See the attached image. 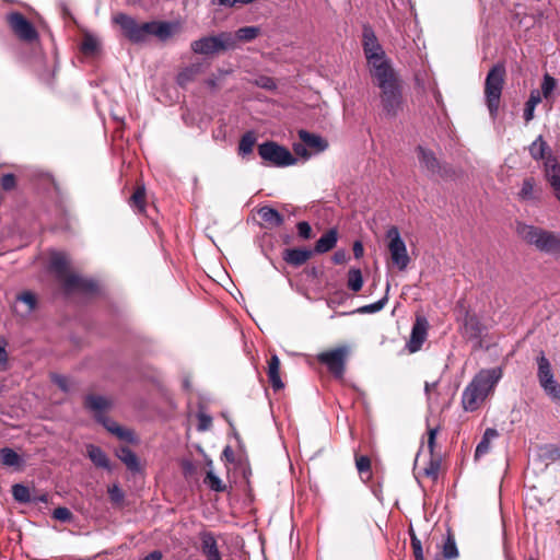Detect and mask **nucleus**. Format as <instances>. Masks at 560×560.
I'll use <instances>...</instances> for the list:
<instances>
[{"label": "nucleus", "instance_id": "nucleus-10", "mask_svg": "<svg viewBox=\"0 0 560 560\" xmlns=\"http://www.w3.org/2000/svg\"><path fill=\"white\" fill-rule=\"evenodd\" d=\"M348 355L347 347H338L317 354V361L324 364L336 378H342Z\"/></svg>", "mask_w": 560, "mask_h": 560}, {"label": "nucleus", "instance_id": "nucleus-22", "mask_svg": "<svg viewBox=\"0 0 560 560\" xmlns=\"http://www.w3.org/2000/svg\"><path fill=\"white\" fill-rule=\"evenodd\" d=\"M144 31H147V36L154 35L158 38L165 40L172 36L174 27L168 22H145Z\"/></svg>", "mask_w": 560, "mask_h": 560}, {"label": "nucleus", "instance_id": "nucleus-40", "mask_svg": "<svg viewBox=\"0 0 560 560\" xmlns=\"http://www.w3.org/2000/svg\"><path fill=\"white\" fill-rule=\"evenodd\" d=\"M18 302H22L26 305V308L24 312H22V315L27 316L30 315L36 307L37 300L34 293L30 291H24L16 298Z\"/></svg>", "mask_w": 560, "mask_h": 560}, {"label": "nucleus", "instance_id": "nucleus-26", "mask_svg": "<svg viewBox=\"0 0 560 560\" xmlns=\"http://www.w3.org/2000/svg\"><path fill=\"white\" fill-rule=\"evenodd\" d=\"M117 457L127 466L131 471H139L140 465L136 453L128 446H121L116 451Z\"/></svg>", "mask_w": 560, "mask_h": 560}, {"label": "nucleus", "instance_id": "nucleus-11", "mask_svg": "<svg viewBox=\"0 0 560 560\" xmlns=\"http://www.w3.org/2000/svg\"><path fill=\"white\" fill-rule=\"evenodd\" d=\"M114 22L119 25L125 36L133 43H141L148 37L144 23H137L130 15L118 13L114 16Z\"/></svg>", "mask_w": 560, "mask_h": 560}, {"label": "nucleus", "instance_id": "nucleus-37", "mask_svg": "<svg viewBox=\"0 0 560 560\" xmlns=\"http://www.w3.org/2000/svg\"><path fill=\"white\" fill-rule=\"evenodd\" d=\"M518 198L523 201H533L536 199L535 179L533 177H527L523 180L521 190L518 191Z\"/></svg>", "mask_w": 560, "mask_h": 560}, {"label": "nucleus", "instance_id": "nucleus-39", "mask_svg": "<svg viewBox=\"0 0 560 560\" xmlns=\"http://www.w3.org/2000/svg\"><path fill=\"white\" fill-rule=\"evenodd\" d=\"M12 497L19 503L32 502L30 489L22 483H15L12 486Z\"/></svg>", "mask_w": 560, "mask_h": 560}, {"label": "nucleus", "instance_id": "nucleus-1", "mask_svg": "<svg viewBox=\"0 0 560 560\" xmlns=\"http://www.w3.org/2000/svg\"><path fill=\"white\" fill-rule=\"evenodd\" d=\"M502 377L501 368L485 369L477 373L462 394V405L466 411H475L494 389Z\"/></svg>", "mask_w": 560, "mask_h": 560}, {"label": "nucleus", "instance_id": "nucleus-20", "mask_svg": "<svg viewBox=\"0 0 560 560\" xmlns=\"http://www.w3.org/2000/svg\"><path fill=\"white\" fill-rule=\"evenodd\" d=\"M313 254V250L307 248H287L282 253V259L290 266L300 267L304 265Z\"/></svg>", "mask_w": 560, "mask_h": 560}, {"label": "nucleus", "instance_id": "nucleus-21", "mask_svg": "<svg viewBox=\"0 0 560 560\" xmlns=\"http://www.w3.org/2000/svg\"><path fill=\"white\" fill-rule=\"evenodd\" d=\"M299 138L307 149L313 150L314 153L324 152L328 148V142L323 137L308 132L307 130H300Z\"/></svg>", "mask_w": 560, "mask_h": 560}, {"label": "nucleus", "instance_id": "nucleus-64", "mask_svg": "<svg viewBox=\"0 0 560 560\" xmlns=\"http://www.w3.org/2000/svg\"><path fill=\"white\" fill-rule=\"evenodd\" d=\"M438 431H439L438 427L429 428L428 429V438L436 439Z\"/></svg>", "mask_w": 560, "mask_h": 560}, {"label": "nucleus", "instance_id": "nucleus-49", "mask_svg": "<svg viewBox=\"0 0 560 560\" xmlns=\"http://www.w3.org/2000/svg\"><path fill=\"white\" fill-rule=\"evenodd\" d=\"M355 466L360 474H369L371 471V460L365 455L355 458Z\"/></svg>", "mask_w": 560, "mask_h": 560}, {"label": "nucleus", "instance_id": "nucleus-51", "mask_svg": "<svg viewBox=\"0 0 560 560\" xmlns=\"http://www.w3.org/2000/svg\"><path fill=\"white\" fill-rule=\"evenodd\" d=\"M212 424V418L206 413H198V430L207 431Z\"/></svg>", "mask_w": 560, "mask_h": 560}, {"label": "nucleus", "instance_id": "nucleus-53", "mask_svg": "<svg viewBox=\"0 0 560 560\" xmlns=\"http://www.w3.org/2000/svg\"><path fill=\"white\" fill-rule=\"evenodd\" d=\"M15 186V176L11 173L4 174L1 177V187L4 190H11Z\"/></svg>", "mask_w": 560, "mask_h": 560}, {"label": "nucleus", "instance_id": "nucleus-30", "mask_svg": "<svg viewBox=\"0 0 560 560\" xmlns=\"http://www.w3.org/2000/svg\"><path fill=\"white\" fill-rule=\"evenodd\" d=\"M258 214L262 221L269 223L272 226H280L284 221L282 214L272 207H261L258 210Z\"/></svg>", "mask_w": 560, "mask_h": 560}, {"label": "nucleus", "instance_id": "nucleus-62", "mask_svg": "<svg viewBox=\"0 0 560 560\" xmlns=\"http://www.w3.org/2000/svg\"><path fill=\"white\" fill-rule=\"evenodd\" d=\"M436 386H438V382H433V383H428V382H427V383H425V385H424V390H425V394H427V396H428V399H430V392H431L432 389H435V388H436Z\"/></svg>", "mask_w": 560, "mask_h": 560}, {"label": "nucleus", "instance_id": "nucleus-35", "mask_svg": "<svg viewBox=\"0 0 560 560\" xmlns=\"http://www.w3.org/2000/svg\"><path fill=\"white\" fill-rule=\"evenodd\" d=\"M347 287L353 292H359L363 287V276L359 268H351L347 276Z\"/></svg>", "mask_w": 560, "mask_h": 560}, {"label": "nucleus", "instance_id": "nucleus-12", "mask_svg": "<svg viewBox=\"0 0 560 560\" xmlns=\"http://www.w3.org/2000/svg\"><path fill=\"white\" fill-rule=\"evenodd\" d=\"M114 22L119 25L125 36L133 43H141L148 37L144 23H137L130 15L118 13L114 16Z\"/></svg>", "mask_w": 560, "mask_h": 560}, {"label": "nucleus", "instance_id": "nucleus-8", "mask_svg": "<svg viewBox=\"0 0 560 560\" xmlns=\"http://www.w3.org/2000/svg\"><path fill=\"white\" fill-rule=\"evenodd\" d=\"M112 405L110 399L101 395L89 394L84 397V407L94 412V418L98 423L108 432L115 434V428H120V425L104 413Z\"/></svg>", "mask_w": 560, "mask_h": 560}, {"label": "nucleus", "instance_id": "nucleus-2", "mask_svg": "<svg viewBox=\"0 0 560 560\" xmlns=\"http://www.w3.org/2000/svg\"><path fill=\"white\" fill-rule=\"evenodd\" d=\"M375 85L381 90V104L386 117L394 118L402 107V92L400 81L395 70L372 77Z\"/></svg>", "mask_w": 560, "mask_h": 560}, {"label": "nucleus", "instance_id": "nucleus-59", "mask_svg": "<svg viewBox=\"0 0 560 560\" xmlns=\"http://www.w3.org/2000/svg\"><path fill=\"white\" fill-rule=\"evenodd\" d=\"M364 248L360 241H355L353 243V255L355 258H361L363 256Z\"/></svg>", "mask_w": 560, "mask_h": 560}, {"label": "nucleus", "instance_id": "nucleus-58", "mask_svg": "<svg viewBox=\"0 0 560 560\" xmlns=\"http://www.w3.org/2000/svg\"><path fill=\"white\" fill-rule=\"evenodd\" d=\"M7 341L0 336V364L5 365L8 363V352L5 350Z\"/></svg>", "mask_w": 560, "mask_h": 560}, {"label": "nucleus", "instance_id": "nucleus-56", "mask_svg": "<svg viewBox=\"0 0 560 560\" xmlns=\"http://www.w3.org/2000/svg\"><path fill=\"white\" fill-rule=\"evenodd\" d=\"M410 538L413 555L423 552L421 540L416 536V534L412 530L410 533Z\"/></svg>", "mask_w": 560, "mask_h": 560}, {"label": "nucleus", "instance_id": "nucleus-48", "mask_svg": "<svg viewBox=\"0 0 560 560\" xmlns=\"http://www.w3.org/2000/svg\"><path fill=\"white\" fill-rule=\"evenodd\" d=\"M298 234L303 240H310L313 237L312 226L306 221H301L296 224Z\"/></svg>", "mask_w": 560, "mask_h": 560}, {"label": "nucleus", "instance_id": "nucleus-7", "mask_svg": "<svg viewBox=\"0 0 560 560\" xmlns=\"http://www.w3.org/2000/svg\"><path fill=\"white\" fill-rule=\"evenodd\" d=\"M258 154L265 164L275 167H287L296 164L298 159L283 145L275 141H266L258 145Z\"/></svg>", "mask_w": 560, "mask_h": 560}, {"label": "nucleus", "instance_id": "nucleus-61", "mask_svg": "<svg viewBox=\"0 0 560 560\" xmlns=\"http://www.w3.org/2000/svg\"><path fill=\"white\" fill-rule=\"evenodd\" d=\"M183 469H184V474H185V475H189V474H191V472H192V470H194V465H192V463H191V462H189V460L184 462V463H183Z\"/></svg>", "mask_w": 560, "mask_h": 560}, {"label": "nucleus", "instance_id": "nucleus-14", "mask_svg": "<svg viewBox=\"0 0 560 560\" xmlns=\"http://www.w3.org/2000/svg\"><path fill=\"white\" fill-rule=\"evenodd\" d=\"M420 167L430 176L445 177L447 175L446 166H443L434 152L422 145L417 147Z\"/></svg>", "mask_w": 560, "mask_h": 560}, {"label": "nucleus", "instance_id": "nucleus-42", "mask_svg": "<svg viewBox=\"0 0 560 560\" xmlns=\"http://www.w3.org/2000/svg\"><path fill=\"white\" fill-rule=\"evenodd\" d=\"M203 482L215 492H223L225 490L222 480L212 470L207 472Z\"/></svg>", "mask_w": 560, "mask_h": 560}, {"label": "nucleus", "instance_id": "nucleus-57", "mask_svg": "<svg viewBox=\"0 0 560 560\" xmlns=\"http://www.w3.org/2000/svg\"><path fill=\"white\" fill-rule=\"evenodd\" d=\"M348 260V254L345 249H339L334 253L332 255V261L336 265L345 264Z\"/></svg>", "mask_w": 560, "mask_h": 560}, {"label": "nucleus", "instance_id": "nucleus-34", "mask_svg": "<svg viewBox=\"0 0 560 560\" xmlns=\"http://www.w3.org/2000/svg\"><path fill=\"white\" fill-rule=\"evenodd\" d=\"M541 102L540 92L534 90L530 92L529 98L525 103L524 108V119L525 121H530L534 118L535 107Z\"/></svg>", "mask_w": 560, "mask_h": 560}, {"label": "nucleus", "instance_id": "nucleus-38", "mask_svg": "<svg viewBox=\"0 0 560 560\" xmlns=\"http://www.w3.org/2000/svg\"><path fill=\"white\" fill-rule=\"evenodd\" d=\"M388 290H389V284H387L386 294L381 300H378L372 304L363 305V306L359 307L355 312L359 314H374V313L382 311L388 301V296H387Z\"/></svg>", "mask_w": 560, "mask_h": 560}, {"label": "nucleus", "instance_id": "nucleus-55", "mask_svg": "<svg viewBox=\"0 0 560 560\" xmlns=\"http://www.w3.org/2000/svg\"><path fill=\"white\" fill-rule=\"evenodd\" d=\"M108 493L113 502L118 503L124 499V492L119 489L118 486H113L109 488Z\"/></svg>", "mask_w": 560, "mask_h": 560}, {"label": "nucleus", "instance_id": "nucleus-45", "mask_svg": "<svg viewBox=\"0 0 560 560\" xmlns=\"http://www.w3.org/2000/svg\"><path fill=\"white\" fill-rule=\"evenodd\" d=\"M144 197L145 191L143 187H139L136 189V191L132 194L130 198V206L138 210L139 212H142L144 210Z\"/></svg>", "mask_w": 560, "mask_h": 560}, {"label": "nucleus", "instance_id": "nucleus-32", "mask_svg": "<svg viewBox=\"0 0 560 560\" xmlns=\"http://www.w3.org/2000/svg\"><path fill=\"white\" fill-rule=\"evenodd\" d=\"M545 394L557 405H560V384L557 380L550 378L539 384Z\"/></svg>", "mask_w": 560, "mask_h": 560}, {"label": "nucleus", "instance_id": "nucleus-9", "mask_svg": "<svg viewBox=\"0 0 560 560\" xmlns=\"http://www.w3.org/2000/svg\"><path fill=\"white\" fill-rule=\"evenodd\" d=\"M386 237L389 240L388 250L390 253L393 264L399 270H405L410 262V257L407 253V247L400 236L399 230L396 226L389 228L386 232Z\"/></svg>", "mask_w": 560, "mask_h": 560}, {"label": "nucleus", "instance_id": "nucleus-28", "mask_svg": "<svg viewBox=\"0 0 560 560\" xmlns=\"http://www.w3.org/2000/svg\"><path fill=\"white\" fill-rule=\"evenodd\" d=\"M499 433L493 428H487L480 442L476 446L475 458L478 459L486 455L490 450V443L493 439L498 438Z\"/></svg>", "mask_w": 560, "mask_h": 560}, {"label": "nucleus", "instance_id": "nucleus-5", "mask_svg": "<svg viewBox=\"0 0 560 560\" xmlns=\"http://www.w3.org/2000/svg\"><path fill=\"white\" fill-rule=\"evenodd\" d=\"M504 80L505 67L502 63L494 65L486 77L485 102L492 119H495L499 113Z\"/></svg>", "mask_w": 560, "mask_h": 560}, {"label": "nucleus", "instance_id": "nucleus-44", "mask_svg": "<svg viewBox=\"0 0 560 560\" xmlns=\"http://www.w3.org/2000/svg\"><path fill=\"white\" fill-rule=\"evenodd\" d=\"M556 86H557L556 79L553 77H551L549 73H545V75L542 78L540 95H542L546 100H548L551 96Z\"/></svg>", "mask_w": 560, "mask_h": 560}, {"label": "nucleus", "instance_id": "nucleus-54", "mask_svg": "<svg viewBox=\"0 0 560 560\" xmlns=\"http://www.w3.org/2000/svg\"><path fill=\"white\" fill-rule=\"evenodd\" d=\"M293 151H294V153L298 156H301L304 160H307L311 156V153L308 152L307 147L303 142L302 143H294L293 144Z\"/></svg>", "mask_w": 560, "mask_h": 560}, {"label": "nucleus", "instance_id": "nucleus-36", "mask_svg": "<svg viewBox=\"0 0 560 560\" xmlns=\"http://www.w3.org/2000/svg\"><path fill=\"white\" fill-rule=\"evenodd\" d=\"M260 30L257 26H244L238 28L235 34H233V37L235 38V45L237 42H250L255 39Z\"/></svg>", "mask_w": 560, "mask_h": 560}, {"label": "nucleus", "instance_id": "nucleus-33", "mask_svg": "<svg viewBox=\"0 0 560 560\" xmlns=\"http://www.w3.org/2000/svg\"><path fill=\"white\" fill-rule=\"evenodd\" d=\"M80 49L83 55L91 57L97 54L100 49L98 39L92 34H85L81 43Z\"/></svg>", "mask_w": 560, "mask_h": 560}, {"label": "nucleus", "instance_id": "nucleus-16", "mask_svg": "<svg viewBox=\"0 0 560 560\" xmlns=\"http://www.w3.org/2000/svg\"><path fill=\"white\" fill-rule=\"evenodd\" d=\"M48 268L63 285L66 279L72 275L69 273V259L63 252H51Z\"/></svg>", "mask_w": 560, "mask_h": 560}, {"label": "nucleus", "instance_id": "nucleus-19", "mask_svg": "<svg viewBox=\"0 0 560 560\" xmlns=\"http://www.w3.org/2000/svg\"><path fill=\"white\" fill-rule=\"evenodd\" d=\"M200 549L206 560H223L217 539L211 532L200 534Z\"/></svg>", "mask_w": 560, "mask_h": 560}, {"label": "nucleus", "instance_id": "nucleus-4", "mask_svg": "<svg viewBox=\"0 0 560 560\" xmlns=\"http://www.w3.org/2000/svg\"><path fill=\"white\" fill-rule=\"evenodd\" d=\"M362 48L372 77L382 71L387 72L393 70L390 61L387 59L382 45L378 43L374 30L369 24L363 25Z\"/></svg>", "mask_w": 560, "mask_h": 560}, {"label": "nucleus", "instance_id": "nucleus-27", "mask_svg": "<svg viewBox=\"0 0 560 560\" xmlns=\"http://www.w3.org/2000/svg\"><path fill=\"white\" fill-rule=\"evenodd\" d=\"M536 362L539 384L555 377L550 361L546 358L542 351H540L539 355L536 358Z\"/></svg>", "mask_w": 560, "mask_h": 560}, {"label": "nucleus", "instance_id": "nucleus-31", "mask_svg": "<svg viewBox=\"0 0 560 560\" xmlns=\"http://www.w3.org/2000/svg\"><path fill=\"white\" fill-rule=\"evenodd\" d=\"M0 462L8 467H20L24 463L23 458L10 447L0 450Z\"/></svg>", "mask_w": 560, "mask_h": 560}, {"label": "nucleus", "instance_id": "nucleus-24", "mask_svg": "<svg viewBox=\"0 0 560 560\" xmlns=\"http://www.w3.org/2000/svg\"><path fill=\"white\" fill-rule=\"evenodd\" d=\"M268 378L273 390H280L284 384L280 377V360L277 354H272L268 361Z\"/></svg>", "mask_w": 560, "mask_h": 560}, {"label": "nucleus", "instance_id": "nucleus-18", "mask_svg": "<svg viewBox=\"0 0 560 560\" xmlns=\"http://www.w3.org/2000/svg\"><path fill=\"white\" fill-rule=\"evenodd\" d=\"M63 288L68 292L94 293L97 290V283L93 279L71 275L66 279Z\"/></svg>", "mask_w": 560, "mask_h": 560}, {"label": "nucleus", "instance_id": "nucleus-63", "mask_svg": "<svg viewBox=\"0 0 560 560\" xmlns=\"http://www.w3.org/2000/svg\"><path fill=\"white\" fill-rule=\"evenodd\" d=\"M223 455L226 457L229 462L234 460V453L230 446H226L223 451Z\"/></svg>", "mask_w": 560, "mask_h": 560}, {"label": "nucleus", "instance_id": "nucleus-43", "mask_svg": "<svg viewBox=\"0 0 560 560\" xmlns=\"http://www.w3.org/2000/svg\"><path fill=\"white\" fill-rule=\"evenodd\" d=\"M197 73H198L197 67H194V66L187 67L177 74L176 81H177L178 85L185 86L195 79Z\"/></svg>", "mask_w": 560, "mask_h": 560}, {"label": "nucleus", "instance_id": "nucleus-23", "mask_svg": "<svg viewBox=\"0 0 560 560\" xmlns=\"http://www.w3.org/2000/svg\"><path fill=\"white\" fill-rule=\"evenodd\" d=\"M338 241V231L337 229H329L326 233H324L315 243L313 253L324 254L331 250Z\"/></svg>", "mask_w": 560, "mask_h": 560}, {"label": "nucleus", "instance_id": "nucleus-46", "mask_svg": "<svg viewBox=\"0 0 560 560\" xmlns=\"http://www.w3.org/2000/svg\"><path fill=\"white\" fill-rule=\"evenodd\" d=\"M51 381L55 385H57L63 393H69L71 390L72 382L69 377L61 374H52Z\"/></svg>", "mask_w": 560, "mask_h": 560}, {"label": "nucleus", "instance_id": "nucleus-41", "mask_svg": "<svg viewBox=\"0 0 560 560\" xmlns=\"http://www.w3.org/2000/svg\"><path fill=\"white\" fill-rule=\"evenodd\" d=\"M442 555L446 560H453L458 557V549L454 537L450 534L443 545Z\"/></svg>", "mask_w": 560, "mask_h": 560}, {"label": "nucleus", "instance_id": "nucleus-6", "mask_svg": "<svg viewBox=\"0 0 560 560\" xmlns=\"http://www.w3.org/2000/svg\"><path fill=\"white\" fill-rule=\"evenodd\" d=\"M190 48L195 54L214 55L235 48V38L230 32H221L218 35L203 36L190 44Z\"/></svg>", "mask_w": 560, "mask_h": 560}, {"label": "nucleus", "instance_id": "nucleus-60", "mask_svg": "<svg viewBox=\"0 0 560 560\" xmlns=\"http://www.w3.org/2000/svg\"><path fill=\"white\" fill-rule=\"evenodd\" d=\"M163 555L160 550H153L148 553L142 560H162Z\"/></svg>", "mask_w": 560, "mask_h": 560}, {"label": "nucleus", "instance_id": "nucleus-3", "mask_svg": "<svg viewBox=\"0 0 560 560\" xmlns=\"http://www.w3.org/2000/svg\"><path fill=\"white\" fill-rule=\"evenodd\" d=\"M517 234L529 245L541 253L560 256V234L545 229L518 224Z\"/></svg>", "mask_w": 560, "mask_h": 560}, {"label": "nucleus", "instance_id": "nucleus-13", "mask_svg": "<svg viewBox=\"0 0 560 560\" xmlns=\"http://www.w3.org/2000/svg\"><path fill=\"white\" fill-rule=\"evenodd\" d=\"M8 23L14 34L25 42L36 40L38 33L33 24L20 12H13L8 15Z\"/></svg>", "mask_w": 560, "mask_h": 560}, {"label": "nucleus", "instance_id": "nucleus-25", "mask_svg": "<svg viewBox=\"0 0 560 560\" xmlns=\"http://www.w3.org/2000/svg\"><path fill=\"white\" fill-rule=\"evenodd\" d=\"M257 142L256 133L253 130L246 131L238 141L237 153L241 158L246 159L253 153Z\"/></svg>", "mask_w": 560, "mask_h": 560}, {"label": "nucleus", "instance_id": "nucleus-50", "mask_svg": "<svg viewBox=\"0 0 560 560\" xmlns=\"http://www.w3.org/2000/svg\"><path fill=\"white\" fill-rule=\"evenodd\" d=\"M116 430V433L115 435L122 440V441H126V442H129V443H135L136 442V436L133 434V432L129 429H125L122 427L120 428H115Z\"/></svg>", "mask_w": 560, "mask_h": 560}, {"label": "nucleus", "instance_id": "nucleus-15", "mask_svg": "<svg viewBox=\"0 0 560 560\" xmlns=\"http://www.w3.org/2000/svg\"><path fill=\"white\" fill-rule=\"evenodd\" d=\"M460 329L465 338L476 340L480 345L486 327L475 314L466 311Z\"/></svg>", "mask_w": 560, "mask_h": 560}, {"label": "nucleus", "instance_id": "nucleus-29", "mask_svg": "<svg viewBox=\"0 0 560 560\" xmlns=\"http://www.w3.org/2000/svg\"><path fill=\"white\" fill-rule=\"evenodd\" d=\"M86 450L89 458L95 466L101 468H109V459L101 447L90 444L88 445Z\"/></svg>", "mask_w": 560, "mask_h": 560}, {"label": "nucleus", "instance_id": "nucleus-17", "mask_svg": "<svg viewBox=\"0 0 560 560\" xmlns=\"http://www.w3.org/2000/svg\"><path fill=\"white\" fill-rule=\"evenodd\" d=\"M428 320L424 317H417L412 329L410 339L407 343L408 350L415 353L420 350L427 338Z\"/></svg>", "mask_w": 560, "mask_h": 560}, {"label": "nucleus", "instance_id": "nucleus-47", "mask_svg": "<svg viewBox=\"0 0 560 560\" xmlns=\"http://www.w3.org/2000/svg\"><path fill=\"white\" fill-rule=\"evenodd\" d=\"M52 517L62 523H69L72 521L73 514L68 508L59 506L54 510Z\"/></svg>", "mask_w": 560, "mask_h": 560}, {"label": "nucleus", "instance_id": "nucleus-52", "mask_svg": "<svg viewBox=\"0 0 560 560\" xmlns=\"http://www.w3.org/2000/svg\"><path fill=\"white\" fill-rule=\"evenodd\" d=\"M439 469H440V463L431 459L428 467L424 468V475L428 477H431L432 479H436Z\"/></svg>", "mask_w": 560, "mask_h": 560}]
</instances>
